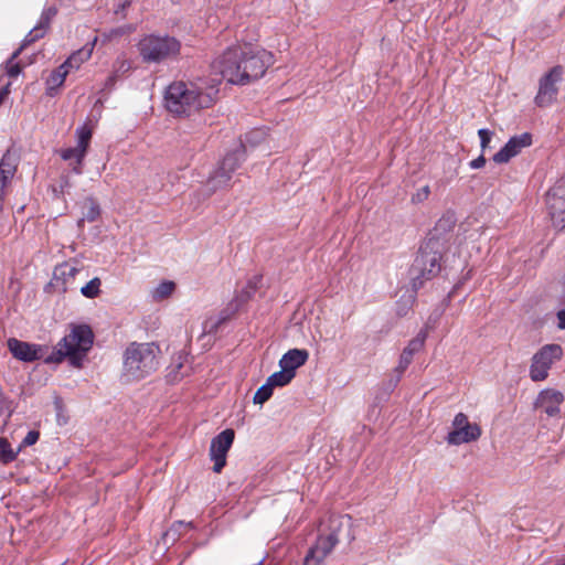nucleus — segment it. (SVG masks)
Segmentation results:
<instances>
[{
	"label": "nucleus",
	"mask_w": 565,
	"mask_h": 565,
	"mask_svg": "<svg viewBox=\"0 0 565 565\" xmlns=\"http://www.w3.org/2000/svg\"><path fill=\"white\" fill-rule=\"evenodd\" d=\"M93 342L92 328L87 324H75L47 356H45V347L15 338H10L7 345L13 358L22 362L31 363L43 359L45 363H61L64 359H68L72 366L82 367L83 360L92 349Z\"/></svg>",
	"instance_id": "1"
},
{
	"label": "nucleus",
	"mask_w": 565,
	"mask_h": 565,
	"mask_svg": "<svg viewBox=\"0 0 565 565\" xmlns=\"http://www.w3.org/2000/svg\"><path fill=\"white\" fill-rule=\"evenodd\" d=\"M274 62L269 51L236 44L217 55L211 63V70L231 84L247 85L263 77Z\"/></svg>",
	"instance_id": "2"
},
{
	"label": "nucleus",
	"mask_w": 565,
	"mask_h": 565,
	"mask_svg": "<svg viewBox=\"0 0 565 565\" xmlns=\"http://www.w3.org/2000/svg\"><path fill=\"white\" fill-rule=\"evenodd\" d=\"M217 90H203L192 82H173L164 95L166 108L179 117H190L201 109L210 108L215 104Z\"/></svg>",
	"instance_id": "3"
},
{
	"label": "nucleus",
	"mask_w": 565,
	"mask_h": 565,
	"mask_svg": "<svg viewBox=\"0 0 565 565\" xmlns=\"http://www.w3.org/2000/svg\"><path fill=\"white\" fill-rule=\"evenodd\" d=\"M159 347L154 343H130L124 353L125 380L138 381L153 373L159 365Z\"/></svg>",
	"instance_id": "4"
},
{
	"label": "nucleus",
	"mask_w": 565,
	"mask_h": 565,
	"mask_svg": "<svg viewBox=\"0 0 565 565\" xmlns=\"http://www.w3.org/2000/svg\"><path fill=\"white\" fill-rule=\"evenodd\" d=\"M441 244L437 238L427 239L418 249V253L409 268V276L415 290L423 287L424 282L436 277L441 270Z\"/></svg>",
	"instance_id": "5"
},
{
	"label": "nucleus",
	"mask_w": 565,
	"mask_h": 565,
	"mask_svg": "<svg viewBox=\"0 0 565 565\" xmlns=\"http://www.w3.org/2000/svg\"><path fill=\"white\" fill-rule=\"evenodd\" d=\"M137 49L145 63L159 64L177 58L180 55L181 42L168 34H147L140 39Z\"/></svg>",
	"instance_id": "6"
},
{
	"label": "nucleus",
	"mask_w": 565,
	"mask_h": 565,
	"mask_svg": "<svg viewBox=\"0 0 565 565\" xmlns=\"http://www.w3.org/2000/svg\"><path fill=\"white\" fill-rule=\"evenodd\" d=\"M245 145L241 142L238 149L227 153L222 160L220 167L210 175L207 180V189L210 193L228 185L232 174L245 159Z\"/></svg>",
	"instance_id": "7"
},
{
	"label": "nucleus",
	"mask_w": 565,
	"mask_h": 565,
	"mask_svg": "<svg viewBox=\"0 0 565 565\" xmlns=\"http://www.w3.org/2000/svg\"><path fill=\"white\" fill-rule=\"evenodd\" d=\"M330 523L331 532L329 534H319L316 543L309 548L303 559V565H320L339 543L338 531L341 522L338 519L331 518Z\"/></svg>",
	"instance_id": "8"
},
{
	"label": "nucleus",
	"mask_w": 565,
	"mask_h": 565,
	"mask_svg": "<svg viewBox=\"0 0 565 565\" xmlns=\"http://www.w3.org/2000/svg\"><path fill=\"white\" fill-rule=\"evenodd\" d=\"M563 66L555 65L540 78L537 94L534 98L537 107L545 108L556 103L559 92L558 84L563 81Z\"/></svg>",
	"instance_id": "9"
},
{
	"label": "nucleus",
	"mask_w": 565,
	"mask_h": 565,
	"mask_svg": "<svg viewBox=\"0 0 565 565\" xmlns=\"http://www.w3.org/2000/svg\"><path fill=\"white\" fill-rule=\"evenodd\" d=\"M563 356V349L559 344H546L542 347L532 358L530 377L534 382L544 381L548 376V370L555 361Z\"/></svg>",
	"instance_id": "10"
},
{
	"label": "nucleus",
	"mask_w": 565,
	"mask_h": 565,
	"mask_svg": "<svg viewBox=\"0 0 565 565\" xmlns=\"http://www.w3.org/2000/svg\"><path fill=\"white\" fill-rule=\"evenodd\" d=\"M546 207L553 226L562 231L565 228V175L556 181L546 193Z\"/></svg>",
	"instance_id": "11"
},
{
	"label": "nucleus",
	"mask_w": 565,
	"mask_h": 565,
	"mask_svg": "<svg viewBox=\"0 0 565 565\" xmlns=\"http://www.w3.org/2000/svg\"><path fill=\"white\" fill-rule=\"evenodd\" d=\"M454 429L448 433L446 440L449 445H461L477 440L481 436V428L471 424L468 416L458 413L452 422Z\"/></svg>",
	"instance_id": "12"
},
{
	"label": "nucleus",
	"mask_w": 565,
	"mask_h": 565,
	"mask_svg": "<svg viewBox=\"0 0 565 565\" xmlns=\"http://www.w3.org/2000/svg\"><path fill=\"white\" fill-rule=\"evenodd\" d=\"M235 433L228 428L216 435L210 446V456L214 461L213 471L218 473L226 463V455L234 441Z\"/></svg>",
	"instance_id": "13"
},
{
	"label": "nucleus",
	"mask_w": 565,
	"mask_h": 565,
	"mask_svg": "<svg viewBox=\"0 0 565 565\" xmlns=\"http://www.w3.org/2000/svg\"><path fill=\"white\" fill-rule=\"evenodd\" d=\"M532 145V135L530 132H523L521 135L513 136L509 141L492 157V160L498 163H507L512 158L518 156L522 149Z\"/></svg>",
	"instance_id": "14"
},
{
	"label": "nucleus",
	"mask_w": 565,
	"mask_h": 565,
	"mask_svg": "<svg viewBox=\"0 0 565 565\" xmlns=\"http://www.w3.org/2000/svg\"><path fill=\"white\" fill-rule=\"evenodd\" d=\"M563 402L564 395L562 392L554 388H546L537 395L534 407L545 413L548 417H555L559 415Z\"/></svg>",
	"instance_id": "15"
},
{
	"label": "nucleus",
	"mask_w": 565,
	"mask_h": 565,
	"mask_svg": "<svg viewBox=\"0 0 565 565\" xmlns=\"http://www.w3.org/2000/svg\"><path fill=\"white\" fill-rule=\"evenodd\" d=\"M241 301L238 299H234L227 303V306L222 309L218 313L217 318H207L203 323V333L205 334H214L217 332L218 328L228 321L235 313L238 311Z\"/></svg>",
	"instance_id": "16"
},
{
	"label": "nucleus",
	"mask_w": 565,
	"mask_h": 565,
	"mask_svg": "<svg viewBox=\"0 0 565 565\" xmlns=\"http://www.w3.org/2000/svg\"><path fill=\"white\" fill-rule=\"evenodd\" d=\"M19 158L10 149L6 151L0 160V186L6 189L18 169Z\"/></svg>",
	"instance_id": "17"
},
{
	"label": "nucleus",
	"mask_w": 565,
	"mask_h": 565,
	"mask_svg": "<svg viewBox=\"0 0 565 565\" xmlns=\"http://www.w3.org/2000/svg\"><path fill=\"white\" fill-rule=\"evenodd\" d=\"M309 358V353L305 349H291L286 352L280 361L279 366L287 370L290 374L296 375V370L302 366Z\"/></svg>",
	"instance_id": "18"
},
{
	"label": "nucleus",
	"mask_w": 565,
	"mask_h": 565,
	"mask_svg": "<svg viewBox=\"0 0 565 565\" xmlns=\"http://www.w3.org/2000/svg\"><path fill=\"white\" fill-rule=\"evenodd\" d=\"M131 70V62L122 56H118L114 64L111 74L107 77L105 82V88L111 89L117 81L124 77Z\"/></svg>",
	"instance_id": "19"
},
{
	"label": "nucleus",
	"mask_w": 565,
	"mask_h": 565,
	"mask_svg": "<svg viewBox=\"0 0 565 565\" xmlns=\"http://www.w3.org/2000/svg\"><path fill=\"white\" fill-rule=\"evenodd\" d=\"M87 151L82 150L79 146L73 148H66L61 150L60 156L63 160L68 161L75 159V164L73 166V172L76 174L82 173V164Z\"/></svg>",
	"instance_id": "20"
},
{
	"label": "nucleus",
	"mask_w": 565,
	"mask_h": 565,
	"mask_svg": "<svg viewBox=\"0 0 565 565\" xmlns=\"http://www.w3.org/2000/svg\"><path fill=\"white\" fill-rule=\"evenodd\" d=\"M83 217L78 221V226H83L84 222H95L100 216V206L97 200L93 196H88L83 202Z\"/></svg>",
	"instance_id": "21"
},
{
	"label": "nucleus",
	"mask_w": 565,
	"mask_h": 565,
	"mask_svg": "<svg viewBox=\"0 0 565 565\" xmlns=\"http://www.w3.org/2000/svg\"><path fill=\"white\" fill-rule=\"evenodd\" d=\"M96 39L93 43L85 45L81 50L74 52L67 60L66 65H71V67L78 68L82 63L89 60L94 50Z\"/></svg>",
	"instance_id": "22"
},
{
	"label": "nucleus",
	"mask_w": 565,
	"mask_h": 565,
	"mask_svg": "<svg viewBox=\"0 0 565 565\" xmlns=\"http://www.w3.org/2000/svg\"><path fill=\"white\" fill-rule=\"evenodd\" d=\"M78 273V268L75 266L64 263L58 265L54 269V278L63 280L64 284L67 282L68 279L74 278Z\"/></svg>",
	"instance_id": "23"
},
{
	"label": "nucleus",
	"mask_w": 565,
	"mask_h": 565,
	"mask_svg": "<svg viewBox=\"0 0 565 565\" xmlns=\"http://www.w3.org/2000/svg\"><path fill=\"white\" fill-rule=\"evenodd\" d=\"M294 374H290L287 370L281 369L278 372L273 373L268 376L267 382L273 386H285L291 382Z\"/></svg>",
	"instance_id": "24"
},
{
	"label": "nucleus",
	"mask_w": 565,
	"mask_h": 565,
	"mask_svg": "<svg viewBox=\"0 0 565 565\" xmlns=\"http://www.w3.org/2000/svg\"><path fill=\"white\" fill-rule=\"evenodd\" d=\"M44 38L35 28H33L23 39L20 47L14 51L11 55V60H17L19 55L22 53V51L31 45L32 43L36 42L38 40Z\"/></svg>",
	"instance_id": "25"
},
{
	"label": "nucleus",
	"mask_w": 565,
	"mask_h": 565,
	"mask_svg": "<svg viewBox=\"0 0 565 565\" xmlns=\"http://www.w3.org/2000/svg\"><path fill=\"white\" fill-rule=\"evenodd\" d=\"M76 136L77 146H79L82 150L87 151L93 136L92 128L87 124H85L76 129Z\"/></svg>",
	"instance_id": "26"
},
{
	"label": "nucleus",
	"mask_w": 565,
	"mask_h": 565,
	"mask_svg": "<svg viewBox=\"0 0 565 565\" xmlns=\"http://www.w3.org/2000/svg\"><path fill=\"white\" fill-rule=\"evenodd\" d=\"M100 285V279L98 277H95L81 288V292L84 297L93 299L99 295Z\"/></svg>",
	"instance_id": "27"
},
{
	"label": "nucleus",
	"mask_w": 565,
	"mask_h": 565,
	"mask_svg": "<svg viewBox=\"0 0 565 565\" xmlns=\"http://www.w3.org/2000/svg\"><path fill=\"white\" fill-rule=\"evenodd\" d=\"M175 284L170 280L162 281L152 292V297L156 300H162L168 298L174 290Z\"/></svg>",
	"instance_id": "28"
},
{
	"label": "nucleus",
	"mask_w": 565,
	"mask_h": 565,
	"mask_svg": "<svg viewBox=\"0 0 565 565\" xmlns=\"http://www.w3.org/2000/svg\"><path fill=\"white\" fill-rule=\"evenodd\" d=\"M427 338V333L425 331H420L414 339H412L404 351H408L409 354L414 355L419 352L424 345Z\"/></svg>",
	"instance_id": "29"
},
{
	"label": "nucleus",
	"mask_w": 565,
	"mask_h": 565,
	"mask_svg": "<svg viewBox=\"0 0 565 565\" xmlns=\"http://www.w3.org/2000/svg\"><path fill=\"white\" fill-rule=\"evenodd\" d=\"M413 356L414 355L409 354L408 351H404L403 350V352H402V354L399 356L398 365L395 369L396 379H395V384L394 385H396L399 382V380L402 377V374L405 372V370L412 363Z\"/></svg>",
	"instance_id": "30"
},
{
	"label": "nucleus",
	"mask_w": 565,
	"mask_h": 565,
	"mask_svg": "<svg viewBox=\"0 0 565 565\" xmlns=\"http://www.w3.org/2000/svg\"><path fill=\"white\" fill-rule=\"evenodd\" d=\"M274 387L266 381L264 385H262L254 395L255 404H264L267 402L273 395Z\"/></svg>",
	"instance_id": "31"
},
{
	"label": "nucleus",
	"mask_w": 565,
	"mask_h": 565,
	"mask_svg": "<svg viewBox=\"0 0 565 565\" xmlns=\"http://www.w3.org/2000/svg\"><path fill=\"white\" fill-rule=\"evenodd\" d=\"M266 138V131L262 128L253 129L252 131L245 135L244 141H242L245 146H256L264 141Z\"/></svg>",
	"instance_id": "32"
},
{
	"label": "nucleus",
	"mask_w": 565,
	"mask_h": 565,
	"mask_svg": "<svg viewBox=\"0 0 565 565\" xmlns=\"http://www.w3.org/2000/svg\"><path fill=\"white\" fill-rule=\"evenodd\" d=\"M15 459V452L7 439L0 438V461L3 463L11 462Z\"/></svg>",
	"instance_id": "33"
},
{
	"label": "nucleus",
	"mask_w": 565,
	"mask_h": 565,
	"mask_svg": "<svg viewBox=\"0 0 565 565\" xmlns=\"http://www.w3.org/2000/svg\"><path fill=\"white\" fill-rule=\"evenodd\" d=\"M65 77L60 71H53L46 79L49 94L52 96V90L63 85Z\"/></svg>",
	"instance_id": "34"
},
{
	"label": "nucleus",
	"mask_w": 565,
	"mask_h": 565,
	"mask_svg": "<svg viewBox=\"0 0 565 565\" xmlns=\"http://www.w3.org/2000/svg\"><path fill=\"white\" fill-rule=\"evenodd\" d=\"M191 523H184L182 521L174 522L172 526L164 534L166 537H171L172 541H175L181 535V530L190 527Z\"/></svg>",
	"instance_id": "35"
},
{
	"label": "nucleus",
	"mask_w": 565,
	"mask_h": 565,
	"mask_svg": "<svg viewBox=\"0 0 565 565\" xmlns=\"http://www.w3.org/2000/svg\"><path fill=\"white\" fill-rule=\"evenodd\" d=\"M71 179L68 175H61L58 184L53 186V192L56 198H61L65 190L71 188Z\"/></svg>",
	"instance_id": "36"
},
{
	"label": "nucleus",
	"mask_w": 565,
	"mask_h": 565,
	"mask_svg": "<svg viewBox=\"0 0 565 565\" xmlns=\"http://www.w3.org/2000/svg\"><path fill=\"white\" fill-rule=\"evenodd\" d=\"M430 194V188L429 185H425L417 190L416 193L412 195V202L413 203H422L428 199Z\"/></svg>",
	"instance_id": "37"
},
{
	"label": "nucleus",
	"mask_w": 565,
	"mask_h": 565,
	"mask_svg": "<svg viewBox=\"0 0 565 565\" xmlns=\"http://www.w3.org/2000/svg\"><path fill=\"white\" fill-rule=\"evenodd\" d=\"M492 135H493V132L490 131L489 129H486V128L479 129L478 136L480 138V146H481L482 150H484L489 146Z\"/></svg>",
	"instance_id": "38"
},
{
	"label": "nucleus",
	"mask_w": 565,
	"mask_h": 565,
	"mask_svg": "<svg viewBox=\"0 0 565 565\" xmlns=\"http://www.w3.org/2000/svg\"><path fill=\"white\" fill-rule=\"evenodd\" d=\"M14 61L15 60H11L10 57L7 62V74L10 77H17L22 71L21 65Z\"/></svg>",
	"instance_id": "39"
},
{
	"label": "nucleus",
	"mask_w": 565,
	"mask_h": 565,
	"mask_svg": "<svg viewBox=\"0 0 565 565\" xmlns=\"http://www.w3.org/2000/svg\"><path fill=\"white\" fill-rule=\"evenodd\" d=\"M40 438V433L38 430H30L26 436L22 440V446H32Z\"/></svg>",
	"instance_id": "40"
},
{
	"label": "nucleus",
	"mask_w": 565,
	"mask_h": 565,
	"mask_svg": "<svg viewBox=\"0 0 565 565\" xmlns=\"http://www.w3.org/2000/svg\"><path fill=\"white\" fill-rule=\"evenodd\" d=\"M51 21L52 20L41 15L34 28L44 36L50 28Z\"/></svg>",
	"instance_id": "41"
},
{
	"label": "nucleus",
	"mask_w": 565,
	"mask_h": 565,
	"mask_svg": "<svg viewBox=\"0 0 565 565\" xmlns=\"http://www.w3.org/2000/svg\"><path fill=\"white\" fill-rule=\"evenodd\" d=\"M470 167L472 169H480L482 168L484 164H486V158L483 154H480L478 158H476L475 160L470 161Z\"/></svg>",
	"instance_id": "42"
},
{
	"label": "nucleus",
	"mask_w": 565,
	"mask_h": 565,
	"mask_svg": "<svg viewBox=\"0 0 565 565\" xmlns=\"http://www.w3.org/2000/svg\"><path fill=\"white\" fill-rule=\"evenodd\" d=\"M56 13H57L56 8H54V7H49V8H46V9H44V10H43V12H42V14H41V15H42V17H44V18H47V19L52 20V19L56 15Z\"/></svg>",
	"instance_id": "43"
},
{
	"label": "nucleus",
	"mask_w": 565,
	"mask_h": 565,
	"mask_svg": "<svg viewBox=\"0 0 565 565\" xmlns=\"http://www.w3.org/2000/svg\"><path fill=\"white\" fill-rule=\"evenodd\" d=\"M557 320H558L557 327L562 330H565V309L559 310L557 312Z\"/></svg>",
	"instance_id": "44"
},
{
	"label": "nucleus",
	"mask_w": 565,
	"mask_h": 565,
	"mask_svg": "<svg viewBox=\"0 0 565 565\" xmlns=\"http://www.w3.org/2000/svg\"><path fill=\"white\" fill-rule=\"evenodd\" d=\"M9 87H10V83L7 84L4 87L0 88V105L3 103L6 97L9 95V93H10Z\"/></svg>",
	"instance_id": "45"
},
{
	"label": "nucleus",
	"mask_w": 565,
	"mask_h": 565,
	"mask_svg": "<svg viewBox=\"0 0 565 565\" xmlns=\"http://www.w3.org/2000/svg\"><path fill=\"white\" fill-rule=\"evenodd\" d=\"M124 34V29L122 28H118V29H113L109 31L108 34H105L108 39L110 38H114V36H120Z\"/></svg>",
	"instance_id": "46"
},
{
	"label": "nucleus",
	"mask_w": 565,
	"mask_h": 565,
	"mask_svg": "<svg viewBox=\"0 0 565 565\" xmlns=\"http://www.w3.org/2000/svg\"><path fill=\"white\" fill-rule=\"evenodd\" d=\"M70 68H72L71 65H66V61H65L62 65H60L57 68H55V71H60V73H62L63 76L66 77Z\"/></svg>",
	"instance_id": "47"
},
{
	"label": "nucleus",
	"mask_w": 565,
	"mask_h": 565,
	"mask_svg": "<svg viewBox=\"0 0 565 565\" xmlns=\"http://www.w3.org/2000/svg\"><path fill=\"white\" fill-rule=\"evenodd\" d=\"M446 222L452 223V221H451V218H450V217H448V218H441V220H439V222H438L437 226H441V225H443L444 223H446Z\"/></svg>",
	"instance_id": "48"
},
{
	"label": "nucleus",
	"mask_w": 565,
	"mask_h": 565,
	"mask_svg": "<svg viewBox=\"0 0 565 565\" xmlns=\"http://www.w3.org/2000/svg\"><path fill=\"white\" fill-rule=\"evenodd\" d=\"M555 565H565V561L561 559Z\"/></svg>",
	"instance_id": "49"
},
{
	"label": "nucleus",
	"mask_w": 565,
	"mask_h": 565,
	"mask_svg": "<svg viewBox=\"0 0 565 565\" xmlns=\"http://www.w3.org/2000/svg\"><path fill=\"white\" fill-rule=\"evenodd\" d=\"M249 287H250L252 289H256V285H252V282H249Z\"/></svg>",
	"instance_id": "50"
}]
</instances>
